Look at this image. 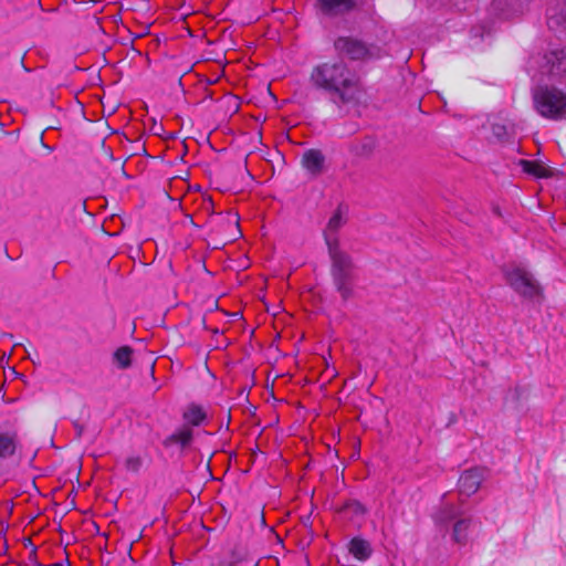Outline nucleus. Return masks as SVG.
<instances>
[{
  "mask_svg": "<svg viewBox=\"0 0 566 566\" xmlns=\"http://www.w3.org/2000/svg\"><path fill=\"white\" fill-rule=\"evenodd\" d=\"M436 525L443 530L452 524L451 537L459 545H465L472 526V518L464 514L460 503L454 495L443 496L441 504L433 514Z\"/></svg>",
  "mask_w": 566,
  "mask_h": 566,
  "instance_id": "nucleus-3",
  "label": "nucleus"
},
{
  "mask_svg": "<svg viewBox=\"0 0 566 566\" xmlns=\"http://www.w3.org/2000/svg\"><path fill=\"white\" fill-rule=\"evenodd\" d=\"M345 223L340 211H336L328 220L325 230V241L333 262V275L338 291L344 297L350 294V279L353 264L349 256L340 251L337 240V231Z\"/></svg>",
  "mask_w": 566,
  "mask_h": 566,
  "instance_id": "nucleus-1",
  "label": "nucleus"
},
{
  "mask_svg": "<svg viewBox=\"0 0 566 566\" xmlns=\"http://www.w3.org/2000/svg\"><path fill=\"white\" fill-rule=\"evenodd\" d=\"M507 284L521 296L528 300H541L543 291L538 282L525 268L516 265L506 270Z\"/></svg>",
  "mask_w": 566,
  "mask_h": 566,
  "instance_id": "nucleus-5",
  "label": "nucleus"
},
{
  "mask_svg": "<svg viewBox=\"0 0 566 566\" xmlns=\"http://www.w3.org/2000/svg\"><path fill=\"white\" fill-rule=\"evenodd\" d=\"M483 480L484 470L481 468H473L464 471L459 479L460 493L467 496L474 494L480 489Z\"/></svg>",
  "mask_w": 566,
  "mask_h": 566,
  "instance_id": "nucleus-8",
  "label": "nucleus"
},
{
  "mask_svg": "<svg viewBox=\"0 0 566 566\" xmlns=\"http://www.w3.org/2000/svg\"><path fill=\"white\" fill-rule=\"evenodd\" d=\"M324 161L323 154L317 149H310L302 157V166L314 176L323 171Z\"/></svg>",
  "mask_w": 566,
  "mask_h": 566,
  "instance_id": "nucleus-9",
  "label": "nucleus"
},
{
  "mask_svg": "<svg viewBox=\"0 0 566 566\" xmlns=\"http://www.w3.org/2000/svg\"><path fill=\"white\" fill-rule=\"evenodd\" d=\"M521 166L525 172L531 174L535 177L547 176V168L537 161L521 160Z\"/></svg>",
  "mask_w": 566,
  "mask_h": 566,
  "instance_id": "nucleus-16",
  "label": "nucleus"
},
{
  "mask_svg": "<svg viewBox=\"0 0 566 566\" xmlns=\"http://www.w3.org/2000/svg\"><path fill=\"white\" fill-rule=\"evenodd\" d=\"M124 465L127 471L136 473L140 470L143 460L138 455H130L126 458Z\"/></svg>",
  "mask_w": 566,
  "mask_h": 566,
  "instance_id": "nucleus-17",
  "label": "nucleus"
},
{
  "mask_svg": "<svg viewBox=\"0 0 566 566\" xmlns=\"http://www.w3.org/2000/svg\"><path fill=\"white\" fill-rule=\"evenodd\" d=\"M23 443L19 431L12 426H0V464L21 459Z\"/></svg>",
  "mask_w": 566,
  "mask_h": 566,
  "instance_id": "nucleus-7",
  "label": "nucleus"
},
{
  "mask_svg": "<svg viewBox=\"0 0 566 566\" xmlns=\"http://www.w3.org/2000/svg\"><path fill=\"white\" fill-rule=\"evenodd\" d=\"M192 440V430L189 426L184 424L181 428L177 429L172 434H170L166 443L167 444H178L182 448L187 447Z\"/></svg>",
  "mask_w": 566,
  "mask_h": 566,
  "instance_id": "nucleus-14",
  "label": "nucleus"
},
{
  "mask_svg": "<svg viewBox=\"0 0 566 566\" xmlns=\"http://www.w3.org/2000/svg\"><path fill=\"white\" fill-rule=\"evenodd\" d=\"M133 350L128 346L119 347L114 354V360L116 365L122 368H128L132 364Z\"/></svg>",
  "mask_w": 566,
  "mask_h": 566,
  "instance_id": "nucleus-15",
  "label": "nucleus"
},
{
  "mask_svg": "<svg viewBox=\"0 0 566 566\" xmlns=\"http://www.w3.org/2000/svg\"><path fill=\"white\" fill-rule=\"evenodd\" d=\"M311 82L317 88L337 94L343 101L349 99L348 94L357 84L342 61L325 62L315 66L311 73Z\"/></svg>",
  "mask_w": 566,
  "mask_h": 566,
  "instance_id": "nucleus-2",
  "label": "nucleus"
},
{
  "mask_svg": "<svg viewBox=\"0 0 566 566\" xmlns=\"http://www.w3.org/2000/svg\"><path fill=\"white\" fill-rule=\"evenodd\" d=\"M187 426H200L206 419V411L198 405H189L182 413Z\"/></svg>",
  "mask_w": 566,
  "mask_h": 566,
  "instance_id": "nucleus-13",
  "label": "nucleus"
},
{
  "mask_svg": "<svg viewBox=\"0 0 566 566\" xmlns=\"http://www.w3.org/2000/svg\"><path fill=\"white\" fill-rule=\"evenodd\" d=\"M336 50L350 60L368 61L381 56V50L375 45H366L353 38H339L335 41Z\"/></svg>",
  "mask_w": 566,
  "mask_h": 566,
  "instance_id": "nucleus-6",
  "label": "nucleus"
},
{
  "mask_svg": "<svg viewBox=\"0 0 566 566\" xmlns=\"http://www.w3.org/2000/svg\"><path fill=\"white\" fill-rule=\"evenodd\" d=\"M347 507L350 509L355 514L363 515L365 513L364 505L357 501L348 503Z\"/></svg>",
  "mask_w": 566,
  "mask_h": 566,
  "instance_id": "nucleus-18",
  "label": "nucleus"
},
{
  "mask_svg": "<svg viewBox=\"0 0 566 566\" xmlns=\"http://www.w3.org/2000/svg\"><path fill=\"white\" fill-rule=\"evenodd\" d=\"M534 103L544 117L556 119L566 115V94L556 88H538L534 93Z\"/></svg>",
  "mask_w": 566,
  "mask_h": 566,
  "instance_id": "nucleus-4",
  "label": "nucleus"
},
{
  "mask_svg": "<svg viewBox=\"0 0 566 566\" xmlns=\"http://www.w3.org/2000/svg\"><path fill=\"white\" fill-rule=\"evenodd\" d=\"M547 59V72L559 74L566 72V50L552 52Z\"/></svg>",
  "mask_w": 566,
  "mask_h": 566,
  "instance_id": "nucleus-12",
  "label": "nucleus"
},
{
  "mask_svg": "<svg viewBox=\"0 0 566 566\" xmlns=\"http://www.w3.org/2000/svg\"><path fill=\"white\" fill-rule=\"evenodd\" d=\"M348 551L357 560L360 562L367 560L373 553L370 543L358 536L350 539Z\"/></svg>",
  "mask_w": 566,
  "mask_h": 566,
  "instance_id": "nucleus-10",
  "label": "nucleus"
},
{
  "mask_svg": "<svg viewBox=\"0 0 566 566\" xmlns=\"http://www.w3.org/2000/svg\"><path fill=\"white\" fill-rule=\"evenodd\" d=\"M319 10L329 15L339 14L352 9V0H317Z\"/></svg>",
  "mask_w": 566,
  "mask_h": 566,
  "instance_id": "nucleus-11",
  "label": "nucleus"
}]
</instances>
